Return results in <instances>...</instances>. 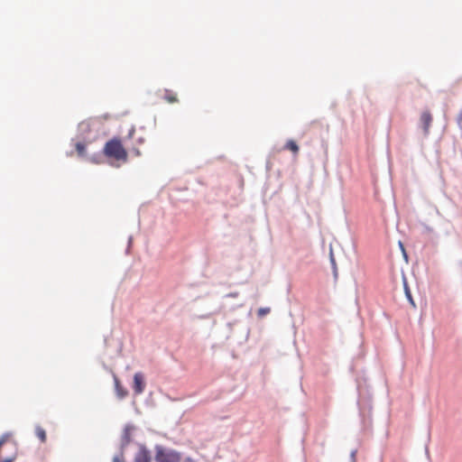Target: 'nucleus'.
I'll list each match as a JSON object with an SVG mask.
<instances>
[{
    "label": "nucleus",
    "mask_w": 462,
    "mask_h": 462,
    "mask_svg": "<svg viewBox=\"0 0 462 462\" xmlns=\"http://www.w3.org/2000/svg\"><path fill=\"white\" fill-rule=\"evenodd\" d=\"M162 97L169 104H174L179 101L177 94L170 89H164Z\"/></svg>",
    "instance_id": "obj_6"
},
{
    "label": "nucleus",
    "mask_w": 462,
    "mask_h": 462,
    "mask_svg": "<svg viewBox=\"0 0 462 462\" xmlns=\"http://www.w3.org/2000/svg\"><path fill=\"white\" fill-rule=\"evenodd\" d=\"M432 122V116L429 111L422 112L420 116V123L423 127V131L425 134L429 133L430 124Z\"/></svg>",
    "instance_id": "obj_5"
},
{
    "label": "nucleus",
    "mask_w": 462,
    "mask_h": 462,
    "mask_svg": "<svg viewBox=\"0 0 462 462\" xmlns=\"http://www.w3.org/2000/svg\"><path fill=\"white\" fill-rule=\"evenodd\" d=\"M103 152L106 157L112 158L117 162L125 163L128 160L127 151L117 137H114L105 143Z\"/></svg>",
    "instance_id": "obj_1"
},
{
    "label": "nucleus",
    "mask_w": 462,
    "mask_h": 462,
    "mask_svg": "<svg viewBox=\"0 0 462 462\" xmlns=\"http://www.w3.org/2000/svg\"><path fill=\"white\" fill-rule=\"evenodd\" d=\"M270 308L268 307H265V308H260L258 310H257V315L259 318H263L264 317L265 315H267L269 312H270Z\"/></svg>",
    "instance_id": "obj_12"
},
{
    "label": "nucleus",
    "mask_w": 462,
    "mask_h": 462,
    "mask_svg": "<svg viewBox=\"0 0 462 462\" xmlns=\"http://www.w3.org/2000/svg\"><path fill=\"white\" fill-rule=\"evenodd\" d=\"M180 454L175 450L158 448L156 450V462H180Z\"/></svg>",
    "instance_id": "obj_2"
},
{
    "label": "nucleus",
    "mask_w": 462,
    "mask_h": 462,
    "mask_svg": "<svg viewBox=\"0 0 462 462\" xmlns=\"http://www.w3.org/2000/svg\"><path fill=\"white\" fill-rule=\"evenodd\" d=\"M134 430L133 426L127 425L124 429L123 437H122V444L128 445L132 440V432Z\"/></svg>",
    "instance_id": "obj_7"
},
{
    "label": "nucleus",
    "mask_w": 462,
    "mask_h": 462,
    "mask_svg": "<svg viewBox=\"0 0 462 462\" xmlns=\"http://www.w3.org/2000/svg\"><path fill=\"white\" fill-rule=\"evenodd\" d=\"M35 435L41 440L42 443H45L47 440V435L45 430L41 426L35 427Z\"/></svg>",
    "instance_id": "obj_8"
},
{
    "label": "nucleus",
    "mask_w": 462,
    "mask_h": 462,
    "mask_svg": "<svg viewBox=\"0 0 462 462\" xmlns=\"http://www.w3.org/2000/svg\"><path fill=\"white\" fill-rule=\"evenodd\" d=\"M114 462H125L123 456L114 457Z\"/></svg>",
    "instance_id": "obj_13"
},
{
    "label": "nucleus",
    "mask_w": 462,
    "mask_h": 462,
    "mask_svg": "<svg viewBox=\"0 0 462 462\" xmlns=\"http://www.w3.org/2000/svg\"><path fill=\"white\" fill-rule=\"evenodd\" d=\"M284 149L291 151L294 154H297L300 150L299 145L293 140L287 141V143L284 145Z\"/></svg>",
    "instance_id": "obj_9"
},
{
    "label": "nucleus",
    "mask_w": 462,
    "mask_h": 462,
    "mask_svg": "<svg viewBox=\"0 0 462 462\" xmlns=\"http://www.w3.org/2000/svg\"><path fill=\"white\" fill-rule=\"evenodd\" d=\"M76 151L79 156H84L86 153V144L83 143H77L76 145Z\"/></svg>",
    "instance_id": "obj_11"
},
{
    "label": "nucleus",
    "mask_w": 462,
    "mask_h": 462,
    "mask_svg": "<svg viewBox=\"0 0 462 462\" xmlns=\"http://www.w3.org/2000/svg\"><path fill=\"white\" fill-rule=\"evenodd\" d=\"M134 153H135V155H137V156H140V155H141V152H140L138 149L134 150Z\"/></svg>",
    "instance_id": "obj_14"
},
{
    "label": "nucleus",
    "mask_w": 462,
    "mask_h": 462,
    "mask_svg": "<svg viewBox=\"0 0 462 462\" xmlns=\"http://www.w3.org/2000/svg\"><path fill=\"white\" fill-rule=\"evenodd\" d=\"M134 391L135 394H141L145 388V383L143 381V375L141 373H136L134 375Z\"/></svg>",
    "instance_id": "obj_3"
},
{
    "label": "nucleus",
    "mask_w": 462,
    "mask_h": 462,
    "mask_svg": "<svg viewBox=\"0 0 462 462\" xmlns=\"http://www.w3.org/2000/svg\"><path fill=\"white\" fill-rule=\"evenodd\" d=\"M401 248L404 252V248H403V245L402 244H401Z\"/></svg>",
    "instance_id": "obj_15"
},
{
    "label": "nucleus",
    "mask_w": 462,
    "mask_h": 462,
    "mask_svg": "<svg viewBox=\"0 0 462 462\" xmlns=\"http://www.w3.org/2000/svg\"><path fill=\"white\" fill-rule=\"evenodd\" d=\"M134 462H151L150 452L144 446H140L134 456Z\"/></svg>",
    "instance_id": "obj_4"
},
{
    "label": "nucleus",
    "mask_w": 462,
    "mask_h": 462,
    "mask_svg": "<svg viewBox=\"0 0 462 462\" xmlns=\"http://www.w3.org/2000/svg\"><path fill=\"white\" fill-rule=\"evenodd\" d=\"M115 384L117 396L119 398L125 397L127 395V391L123 388V386L120 384V382L116 378L115 379Z\"/></svg>",
    "instance_id": "obj_10"
}]
</instances>
